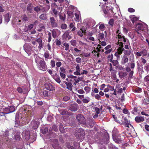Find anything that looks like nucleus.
<instances>
[{
    "mask_svg": "<svg viewBox=\"0 0 149 149\" xmlns=\"http://www.w3.org/2000/svg\"><path fill=\"white\" fill-rule=\"evenodd\" d=\"M113 57V55L111 54L110 55H109L108 58H110L109 59V61L111 62L109 63V70L111 72V74H115L116 72L114 68L112 67V65L113 66H115L116 68H117L118 67L119 64L117 59L114 60Z\"/></svg>",
    "mask_w": 149,
    "mask_h": 149,
    "instance_id": "1",
    "label": "nucleus"
},
{
    "mask_svg": "<svg viewBox=\"0 0 149 149\" xmlns=\"http://www.w3.org/2000/svg\"><path fill=\"white\" fill-rule=\"evenodd\" d=\"M36 65L39 70L44 71H45L47 69L46 62L43 59H42V61Z\"/></svg>",
    "mask_w": 149,
    "mask_h": 149,
    "instance_id": "2",
    "label": "nucleus"
},
{
    "mask_svg": "<svg viewBox=\"0 0 149 149\" xmlns=\"http://www.w3.org/2000/svg\"><path fill=\"white\" fill-rule=\"evenodd\" d=\"M113 8L110 5L107 6L103 10L104 13L105 15H107V16H109L110 15L111 12V13H113L112 10Z\"/></svg>",
    "mask_w": 149,
    "mask_h": 149,
    "instance_id": "3",
    "label": "nucleus"
},
{
    "mask_svg": "<svg viewBox=\"0 0 149 149\" xmlns=\"http://www.w3.org/2000/svg\"><path fill=\"white\" fill-rule=\"evenodd\" d=\"M70 31L69 30L66 31L62 35L63 39L65 40H69L72 38V37L70 35Z\"/></svg>",
    "mask_w": 149,
    "mask_h": 149,
    "instance_id": "4",
    "label": "nucleus"
},
{
    "mask_svg": "<svg viewBox=\"0 0 149 149\" xmlns=\"http://www.w3.org/2000/svg\"><path fill=\"white\" fill-rule=\"evenodd\" d=\"M120 124L123 125H125L127 127H129V125H131L130 122L129 121L127 118L124 116L122 117L121 123Z\"/></svg>",
    "mask_w": 149,
    "mask_h": 149,
    "instance_id": "5",
    "label": "nucleus"
},
{
    "mask_svg": "<svg viewBox=\"0 0 149 149\" xmlns=\"http://www.w3.org/2000/svg\"><path fill=\"white\" fill-rule=\"evenodd\" d=\"M76 118L80 124L83 125L86 124V122L85 118L82 115L80 114L77 115L76 116Z\"/></svg>",
    "mask_w": 149,
    "mask_h": 149,
    "instance_id": "6",
    "label": "nucleus"
},
{
    "mask_svg": "<svg viewBox=\"0 0 149 149\" xmlns=\"http://www.w3.org/2000/svg\"><path fill=\"white\" fill-rule=\"evenodd\" d=\"M136 32L139 34H140L139 31H143L144 30V27L143 25L141 23L138 24L136 26Z\"/></svg>",
    "mask_w": 149,
    "mask_h": 149,
    "instance_id": "7",
    "label": "nucleus"
},
{
    "mask_svg": "<svg viewBox=\"0 0 149 149\" xmlns=\"http://www.w3.org/2000/svg\"><path fill=\"white\" fill-rule=\"evenodd\" d=\"M50 25L53 28L58 26V24L54 17H50L49 19Z\"/></svg>",
    "mask_w": 149,
    "mask_h": 149,
    "instance_id": "8",
    "label": "nucleus"
},
{
    "mask_svg": "<svg viewBox=\"0 0 149 149\" xmlns=\"http://www.w3.org/2000/svg\"><path fill=\"white\" fill-rule=\"evenodd\" d=\"M78 107V105L76 103H74L70 105L69 109L72 112H75L77 110Z\"/></svg>",
    "mask_w": 149,
    "mask_h": 149,
    "instance_id": "9",
    "label": "nucleus"
},
{
    "mask_svg": "<svg viewBox=\"0 0 149 149\" xmlns=\"http://www.w3.org/2000/svg\"><path fill=\"white\" fill-rule=\"evenodd\" d=\"M44 86L45 88L49 91H52L54 90L53 85L49 83H46L45 84Z\"/></svg>",
    "mask_w": 149,
    "mask_h": 149,
    "instance_id": "10",
    "label": "nucleus"
},
{
    "mask_svg": "<svg viewBox=\"0 0 149 149\" xmlns=\"http://www.w3.org/2000/svg\"><path fill=\"white\" fill-rule=\"evenodd\" d=\"M52 146L55 149H60L61 148L59 146L58 142L57 139L53 140V143Z\"/></svg>",
    "mask_w": 149,
    "mask_h": 149,
    "instance_id": "11",
    "label": "nucleus"
},
{
    "mask_svg": "<svg viewBox=\"0 0 149 149\" xmlns=\"http://www.w3.org/2000/svg\"><path fill=\"white\" fill-rule=\"evenodd\" d=\"M24 49L27 54H29L32 50V48L30 45H24Z\"/></svg>",
    "mask_w": 149,
    "mask_h": 149,
    "instance_id": "12",
    "label": "nucleus"
},
{
    "mask_svg": "<svg viewBox=\"0 0 149 149\" xmlns=\"http://www.w3.org/2000/svg\"><path fill=\"white\" fill-rule=\"evenodd\" d=\"M31 125L33 128L35 130L38 128L40 125V122L36 120H32L31 122Z\"/></svg>",
    "mask_w": 149,
    "mask_h": 149,
    "instance_id": "13",
    "label": "nucleus"
},
{
    "mask_svg": "<svg viewBox=\"0 0 149 149\" xmlns=\"http://www.w3.org/2000/svg\"><path fill=\"white\" fill-rule=\"evenodd\" d=\"M81 133H79L78 132L77 134L76 135V138L79 139L80 140H83L84 138V135L83 134V130L82 129H79V130Z\"/></svg>",
    "mask_w": 149,
    "mask_h": 149,
    "instance_id": "14",
    "label": "nucleus"
},
{
    "mask_svg": "<svg viewBox=\"0 0 149 149\" xmlns=\"http://www.w3.org/2000/svg\"><path fill=\"white\" fill-rule=\"evenodd\" d=\"M144 120V118L143 116H136L135 118V121L138 123L143 122Z\"/></svg>",
    "mask_w": 149,
    "mask_h": 149,
    "instance_id": "15",
    "label": "nucleus"
},
{
    "mask_svg": "<svg viewBox=\"0 0 149 149\" xmlns=\"http://www.w3.org/2000/svg\"><path fill=\"white\" fill-rule=\"evenodd\" d=\"M113 140L116 143H122L123 141L122 139L120 136H117L113 137Z\"/></svg>",
    "mask_w": 149,
    "mask_h": 149,
    "instance_id": "16",
    "label": "nucleus"
},
{
    "mask_svg": "<svg viewBox=\"0 0 149 149\" xmlns=\"http://www.w3.org/2000/svg\"><path fill=\"white\" fill-rule=\"evenodd\" d=\"M112 116L115 121L119 123H121V121L122 119V118L121 117L114 115H113Z\"/></svg>",
    "mask_w": 149,
    "mask_h": 149,
    "instance_id": "17",
    "label": "nucleus"
},
{
    "mask_svg": "<svg viewBox=\"0 0 149 149\" xmlns=\"http://www.w3.org/2000/svg\"><path fill=\"white\" fill-rule=\"evenodd\" d=\"M128 61V58L127 57L124 55L122 58V59L121 61V63L123 65H125Z\"/></svg>",
    "mask_w": 149,
    "mask_h": 149,
    "instance_id": "18",
    "label": "nucleus"
},
{
    "mask_svg": "<svg viewBox=\"0 0 149 149\" xmlns=\"http://www.w3.org/2000/svg\"><path fill=\"white\" fill-rule=\"evenodd\" d=\"M33 6L32 5L31 3H29L28 4L27 7L26 8L28 12L32 13L33 12Z\"/></svg>",
    "mask_w": 149,
    "mask_h": 149,
    "instance_id": "19",
    "label": "nucleus"
},
{
    "mask_svg": "<svg viewBox=\"0 0 149 149\" xmlns=\"http://www.w3.org/2000/svg\"><path fill=\"white\" fill-rule=\"evenodd\" d=\"M81 51L79 49L75 47L74 49V51L73 53L74 56H79Z\"/></svg>",
    "mask_w": 149,
    "mask_h": 149,
    "instance_id": "20",
    "label": "nucleus"
},
{
    "mask_svg": "<svg viewBox=\"0 0 149 149\" xmlns=\"http://www.w3.org/2000/svg\"><path fill=\"white\" fill-rule=\"evenodd\" d=\"M64 84L66 85V88L70 91L72 90V85L71 82H68L65 81L64 82Z\"/></svg>",
    "mask_w": 149,
    "mask_h": 149,
    "instance_id": "21",
    "label": "nucleus"
},
{
    "mask_svg": "<svg viewBox=\"0 0 149 149\" xmlns=\"http://www.w3.org/2000/svg\"><path fill=\"white\" fill-rule=\"evenodd\" d=\"M127 74V73L126 72H123L121 71L119 72L118 75L120 78L122 79L126 77Z\"/></svg>",
    "mask_w": 149,
    "mask_h": 149,
    "instance_id": "22",
    "label": "nucleus"
},
{
    "mask_svg": "<svg viewBox=\"0 0 149 149\" xmlns=\"http://www.w3.org/2000/svg\"><path fill=\"white\" fill-rule=\"evenodd\" d=\"M104 138L106 139V141L104 142V143L107 144L109 143V134L107 132H105L104 133Z\"/></svg>",
    "mask_w": 149,
    "mask_h": 149,
    "instance_id": "23",
    "label": "nucleus"
},
{
    "mask_svg": "<svg viewBox=\"0 0 149 149\" xmlns=\"http://www.w3.org/2000/svg\"><path fill=\"white\" fill-rule=\"evenodd\" d=\"M117 36L118 37V42H122L123 41V39H124L125 37L120 33H119L117 35Z\"/></svg>",
    "mask_w": 149,
    "mask_h": 149,
    "instance_id": "24",
    "label": "nucleus"
},
{
    "mask_svg": "<svg viewBox=\"0 0 149 149\" xmlns=\"http://www.w3.org/2000/svg\"><path fill=\"white\" fill-rule=\"evenodd\" d=\"M69 78L70 82L72 84V83L73 85H74L75 78H77V77L72 75L70 76Z\"/></svg>",
    "mask_w": 149,
    "mask_h": 149,
    "instance_id": "25",
    "label": "nucleus"
},
{
    "mask_svg": "<svg viewBox=\"0 0 149 149\" xmlns=\"http://www.w3.org/2000/svg\"><path fill=\"white\" fill-rule=\"evenodd\" d=\"M104 38V34L103 33H100L98 35V38L100 42H101L100 40H102Z\"/></svg>",
    "mask_w": 149,
    "mask_h": 149,
    "instance_id": "26",
    "label": "nucleus"
},
{
    "mask_svg": "<svg viewBox=\"0 0 149 149\" xmlns=\"http://www.w3.org/2000/svg\"><path fill=\"white\" fill-rule=\"evenodd\" d=\"M10 16L9 13H7L4 15V19L5 21L8 23L10 21Z\"/></svg>",
    "mask_w": 149,
    "mask_h": 149,
    "instance_id": "27",
    "label": "nucleus"
},
{
    "mask_svg": "<svg viewBox=\"0 0 149 149\" xmlns=\"http://www.w3.org/2000/svg\"><path fill=\"white\" fill-rule=\"evenodd\" d=\"M82 101L84 104H87L90 100V98L88 97H86V98H83Z\"/></svg>",
    "mask_w": 149,
    "mask_h": 149,
    "instance_id": "28",
    "label": "nucleus"
},
{
    "mask_svg": "<svg viewBox=\"0 0 149 149\" xmlns=\"http://www.w3.org/2000/svg\"><path fill=\"white\" fill-rule=\"evenodd\" d=\"M130 18L132 22L133 23L138 20V18L134 15H131L130 17Z\"/></svg>",
    "mask_w": 149,
    "mask_h": 149,
    "instance_id": "29",
    "label": "nucleus"
},
{
    "mask_svg": "<svg viewBox=\"0 0 149 149\" xmlns=\"http://www.w3.org/2000/svg\"><path fill=\"white\" fill-rule=\"evenodd\" d=\"M56 30H58V29H53L52 32V36L54 38H55L57 36V33L56 31Z\"/></svg>",
    "mask_w": 149,
    "mask_h": 149,
    "instance_id": "30",
    "label": "nucleus"
},
{
    "mask_svg": "<svg viewBox=\"0 0 149 149\" xmlns=\"http://www.w3.org/2000/svg\"><path fill=\"white\" fill-rule=\"evenodd\" d=\"M131 51L130 49L125 50L124 49V54L126 56H129L130 55Z\"/></svg>",
    "mask_w": 149,
    "mask_h": 149,
    "instance_id": "31",
    "label": "nucleus"
},
{
    "mask_svg": "<svg viewBox=\"0 0 149 149\" xmlns=\"http://www.w3.org/2000/svg\"><path fill=\"white\" fill-rule=\"evenodd\" d=\"M41 58L39 56H37L35 59V62L37 64V65H38L42 61V60H41Z\"/></svg>",
    "mask_w": 149,
    "mask_h": 149,
    "instance_id": "32",
    "label": "nucleus"
},
{
    "mask_svg": "<svg viewBox=\"0 0 149 149\" xmlns=\"http://www.w3.org/2000/svg\"><path fill=\"white\" fill-rule=\"evenodd\" d=\"M55 80L58 83H60L61 82L59 76L58 75H56L54 78Z\"/></svg>",
    "mask_w": 149,
    "mask_h": 149,
    "instance_id": "33",
    "label": "nucleus"
},
{
    "mask_svg": "<svg viewBox=\"0 0 149 149\" xmlns=\"http://www.w3.org/2000/svg\"><path fill=\"white\" fill-rule=\"evenodd\" d=\"M71 45L73 46H76L77 42L76 40L74 39H72L70 42Z\"/></svg>",
    "mask_w": 149,
    "mask_h": 149,
    "instance_id": "34",
    "label": "nucleus"
},
{
    "mask_svg": "<svg viewBox=\"0 0 149 149\" xmlns=\"http://www.w3.org/2000/svg\"><path fill=\"white\" fill-rule=\"evenodd\" d=\"M41 132L44 134H46L48 131V129L47 127H46L43 129H41Z\"/></svg>",
    "mask_w": 149,
    "mask_h": 149,
    "instance_id": "35",
    "label": "nucleus"
},
{
    "mask_svg": "<svg viewBox=\"0 0 149 149\" xmlns=\"http://www.w3.org/2000/svg\"><path fill=\"white\" fill-rule=\"evenodd\" d=\"M8 107L9 108L10 112H13L15 110V106H8Z\"/></svg>",
    "mask_w": 149,
    "mask_h": 149,
    "instance_id": "36",
    "label": "nucleus"
},
{
    "mask_svg": "<svg viewBox=\"0 0 149 149\" xmlns=\"http://www.w3.org/2000/svg\"><path fill=\"white\" fill-rule=\"evenodd\" d=\"M40 19L42 20H46L47 19L46 15L45 14H42L39 16Z\"/></svg>",
    "mask_w": 149,
    "mask_h": 149,
    "instance_id": "37",
    "label": "nucleus"
},
{
    "mask_svg": "<svg viewBox=\"0 0 149 149\" xmlns=\"http://www.w3.org/2000/svg\"><path fill=\"white\" fill-rule=\"evenodd\" d=\"M42 93L43 96L45 97H48L50 94L49 92L48 91L46 90L44 91Z\"/></svg>",
    "mask_w": 149,
    "mask_h": 149,
    "instance_id": "38",
    "label": "nucleus"
},
{
    "mask_svg": "<svg viewBox=\"0 0 149 149\" xmlns=\"http://www.w3.org/2000/svg\"><path fill=\"white\" fill-rule=\"evenodd\" d=\"M84 89L86 92V93L87 94L90 92L91 90V88L89 87L86 86L84 87Z\"/></svg>",
    "mask_w": 149,
    "mask_h": 149,
    "instance_id": "39",
    "label": "nucleus"
},
{
    "mask_svg": "<svg viewBox=\"0 0 149 149\" xmlns=\"http://www.w3.org/2000/svg\"><path fill=\"white\" fill-rule=\"evenodd\" d=\"M81 78L79 77H77V78H75L74 85H76L77 83H79L80 80H81Z\"/></svg>",
    "mask_w": 149,
    "mask_h": 149,
    "instance_id": "40",
    "label": "nucleus"
},
{
    "mask_svg": "<svg viewBox=\"0 0 149 149\" xmlns=\"http://www.w3.org/2000/svg\"><path fill=\"white\" fill-rule=\"evenodd\" d=\"M124 48H121L118 47L117 49V52L119 53L120 54H122L123 51H124Z\"/></svg>",
    "mask_w": 149,
    "mask_h": 149,
    "instance_id": "41",
    "label": "nucleus"
},
{
    "mask_svg": "<svg viewBox=\"0 0 149 149\" xmlns=\"http://www.w3.org/2000/svg\"><path fill=\"white\" fill-rule=\"evenodd\" d=\"M117 110H122V109H121V107L120 106V105L118 104H116L114 106Z\"/></svg>",
    "mask_w": 149,
    "mask_h": 149,
    "instance_id": "42",
    "label": "nucleus"
},
{
    "mask_svg": "<svg viewBox=\"0 0 149 149\" xmlns=\"http://www.w3.org/2000/svg\"><path fill=\"white\" fill-rule=\"evenodd\" d=\"M29 19V17H28L26 15H23L22 20L23 22H26L28 21Z\"/></svg>",
    "mask_w": 149,
    "mask_h": 149,
    "instance_id": "43",
    "label": "nucleus"
},
{
    "mask_svg": "<svg viewBox=\"0 0 149 149\" xmlns=\"http://www.w3.org/2000/svg\"><path fill=\"white\" fill-rule=\"evenodd\" d=\"M75 20L77 22H79L80 20L79 14L77 13H75Z\"/></svg>",
    "mask_w": 149,
    "mask_h": 149,
    "instance_id": "44",
    "label": "nucleus"
},
{
    "mask_svg": "<svg viewBox=\"0 0 149 149\" xmlns=\"http://www.w3.org/2000/svg\"><path fill=\"white\" fill-rule=\"evenodd\" d=\"M63 45L65 47V50L68 51L70 47L69 44L67 43H65L63 44Z\"/></svg>",
    "mask_w": 149,
    "mask_h": 149,
    "instance_id": "45",
    "label": "nucleus"
},
{
    "mask_svg": "<svg viewBox=\"0 0 149 149\" xmlns=\"http://www.w3.org/2000/svg\"><path fill=\"white\" fill-rule=\"evenodd\" d=\"M55 42L56 45L59 46L61 45V42L59 40L56 39L55 40Z\"/></svg>",
    "mask_w": 149,
    "mask_h": 149,
    "instance_id": "46",
    "label": "nucleus"
},
{
    "mask_svg": "<svg viewBox=\"0 0 149 149\" xmlns=\"http://www.w3.org/2000/svg\"><path fill=\"white\" fill-rule=\"evenodd\" d=\"M109 149H118L117 147L114 146L111 144H110L109 146Z\"/></svg>",
    "mask_w": 149,
    "mask_h": 149,
    "instance_id": "47",
    "label": "nucleus"
},
{
    "mask_svg": "<svg viewBox=\"0 0 149 149\" xmlns=\"http://www.w3.org/2000/svg\"><path fill=\"white\" fill-rule=\"evenodd\" d=\"M114 20L113 19H111L109 22V24L112 26L113 25Z\"/></svg>",
    "mask_w": 149,
    "mask_h": 149,
    "instance_id": "48",
    "label": "nucleus"
},
{
    "mask_svg": "<svg viewBox=\"0 0 149 149\" xmlns=\"http://www.w3.org/2000/svg\"><path fill=\"white\" fill-rule=\"evenodd\" d=\"M87 30V28L84 27H81L80 29V30L84 34H85L86 33V31Z\"/></svg>",
    "mask_w": 149,
    "mask_h": 149,
    "instance_id": "49",
    "label": "nucleus"
},
{
    "mask_svg": "<svg viewBox=\"0 0 149 149\" xmlns=\"http://www.w3.org/2000/svg\"><path fill=\"white\" fill-rule=\"evenodd\" d=\"M144 80L145 82L149 83V74L146 76L144 78Z\"/></svg>",
    "mask_w": 149,
    "mask_h": 149,
    "instance_id": "50",
    "label": "nucleus"
},
{
    "mask_svg": "<svg viewBox=\"0 0 149 149\" xmlns=\"http://www.w3.org/2000/svg\"><path fill=\"white\" fill-rule=\"evenodd\" d=\"M5 11L4 6L2 4H0V12L2 13Z\"/></svg>",
    "mask_w": 149,
    "mask_h": 149,
    "instance_id": "51",
    "label": "nucleus"
},
{
    "mask_svg": "<svg viewBox=\"0 0 149 149\" xmlns=\"http://www.w3.org/2000/svg\"><path fill=\"white\" fill-rule=\"evenodd\" d=\"M70 99V97L66 96L63 97V100L65 102H67Z\"/></svg>",
    "mask_w": 149,
    "mask_h": 149,
    "instance_id": "52",
    "label": "nucleus"
},
{
    "mask_svg": "<svg viewBox=\"0 0 149 149\" xmlns=\"http://www.w3.org/2000/svg\"><path fill=\"white\" fill-rule=\"evenodd\" d=\"M44 56L45 58H49V52L47 51H46L45 52L44 54Z\"/></svg>",
    "mask_w": 149,
    "mask_h": 149,
    "instance_id": "53",
    "label": "nucleus"
},
{
    "mask_svg": "<svg viewBox=\"0 0 149 149\" xmlns=\"http://www.w3.org/2000/svg\"><path fill=\"white\" fill-rule=\"evenodd\" d=\"M48 42H49L51 41V40L52 39V33L50 32H49L48 33Z\"/></svg>",
    "mask_w": 149,
    "mask_h": 149,
    "instance_id": "54",
    "label": "nucleus"
},
{
    "mask_svg": "<svg viewBox=\"0 0 149 149\" xmlns=\"http://www.w3.org/2000/svg\"><path fill=\"white\" fill-rule=\"evenodd\" d=\"M116 88H118V91H117L118 93H122V91H123V88H119L117 86H116Z\"/></svg>",
    "mask_w": 149,
    "mask_h": 149,
    "instance_id": "55",
    "label": "nucleus"
},
{
    "mask_svg": "<svg viewBox=\"0 0 149 149\" xmlns=\"http://www.w3.org/2000/svg\"><path fill=\"white\" fill-rule=\"evenodd\" d=\"M118 44L119 45L118 47L121 48H124L123 47V44L122 42H118Z\"/></svg>",
    "mask_w": 149,
    "mask_h": 149,
    "instance_id": "56",
    "label": "nucleus"
},
{
    "mask_svg": "<svg viewBox=\"0 0 149 149\" xmlns=\"http://www.w3.org/2000/svg\"><path fill=\"white\" fill-rule=\"evenodd\" d=\"M4 110L7 113H2L3 114H7L10 113V111L8 107L7 108H6L4 109Z\"/></svg>",
    "mask_w": 149,
    "mask_h": 149,
    "instance_id": "57",
    "label": "nucleus"
},
{
    "mask_svg": "<svg viewBox=\"0 0 149 149\" xmlns=\"http://www.w3.org/2000/svg\"><path fill=\"white\" fill-rule=\"evenodd\" d=\"M67 27V25L66 24H62L61 25V28L63 29H65Z\"/></svg>",
    "mask_w": 149,
    "mask_h": 149,
    "instance_id": "58",
    "label": "nucleus"
},
{
    "mask_svg": "<svg viewBox=\"0 0 149 149\" xmlns=\"http://www.w3.org/2000/svg\"><path fill=\"white\" fill-rule=\"evenodd\" d=\"M51 66L52 68L55 66V61L52 60L50 62Z\"/></svg>",
    "mask_w": 149,
    "mask_h": 149,
    "instance_id": "59",
    "label": "nucleus"
},
{
    "mask_svg": "<svg viewBox=\"0 0 149 149\" xmlns=\"http://www.w3.org/2000/svg\"><path fill=\"white\" fill-rule=\"evenodd\" d=\"M134 74V71L133 70H132L130 72L129 74V77L132 79L133 78V75Z\"/></svg>",
    "mask_w": 149,
    "mask_h": 149,
    "instance_id": "60",
    "label": "nucleus"
},
{
    "mask_svg": "<svg viewBox=\"0 0 149 149\" xmlns=\"http://www.w3.org/2000/svg\"><path fill=\"white\" fill-rule=\"evenodd\" d=\"M96 113L97 114H99L100 113V109L97 107H95L94 108Z\"/></svg>",
    "mask_w": 149,
    "mask_h": 149,
    "instance_id": "61",
    "label": "nucleus"
},
{
    "mask_svg": "<svg viewBox=\"0 0 149 149\" xmlns=\"http://www.w3.org/2000/svg\"><path fill=\"white\" fill-rule=\"evenodd\" d=\"M59 130L61 133H63L65 131V130L63 128V125H60L59 127Z\"/></svg>",
    "mask_w": 149,
    "mask_h": 149,
    "instance_id": "62",
    "label": "nucleus"
},
{
    "mask_svg": "<svg viewBox=\"0 0 149 149\" xmlns=\"http://www.w3.org/2000/svg\"><path fill=\"white\" fill-rule=\"evenodd\" d=\"M142 54H143L144 56H146L147 54V50L146 49H144L141 52Z\"/></svg>",
    "mask_w": 149,
    "mask_h": 149,
    "instance_id": "63",
    "label": "nucleus"
},
{
    "mask_svg": "<svg viewBox=\"0 0 149 149\" xmlns=\"http://www.w3.org/2000/svg\"><path fill=\"white\" fill-rule=\"evenodd\" d=\"M142 89L141 88L138 87L136 88L135 91L136 92L140 93L142 92Z\"/></svg>",
    "mask_w": 149,
    "mask_h": 149,
    "instance_id": "64",
    "label": "nucleus"
}]
</instances>
